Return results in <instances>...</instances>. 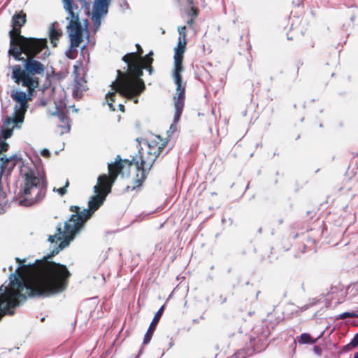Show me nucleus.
Returning <instances> with one entry per match:
<instances>
[{
    "instance_id": "f257e3e1",
    "label": "nucleus",
    "mask_w": 358,
    "mask_h": 358,
    "mask_svg": "<svg viewBox=\"0 0 358 358\" xmlns=\"http://www.w3.org/2000/svg\"><path fill=\"white\" fill-rule=\"evenodd\" d=\"M168 142V139H162L159 136H156L154 139L139 149L138 153L133 157L131 160H122L120 157L117 156L114 163L108 165V176L115 181L124 167L129 168L134 166L136 176L131 190L140 187L152 169L156 159L167 146Z\"/></svg>"
},
{
    "instance_id": "f03ea898",
    "label": "nucleus",
    "mask_w": 358,
    "mask_h": 358,
    "mask_svg": "<svg viewBox=\"0 0 358 358\" xmlns=\"http://www.w3.org/2000/svg\"><path fill=\"white\" fill-rule=\"evenodd\" d=\"M178 31L182 37L178 38L177 46L174 48V68L173 71V77L176 85V92L173 96V103L175 108L174 120L176 124L182 115L185 100L186 83L182 81V73L184 71L182 64L184 53L186 50L187 34L186 27L181 26L178 28Z\"/></svg>"
},
{
    "instance_id": "7ed1b4c3",
    "label": "nucleus",
    "mask_w": 358,
    "mask_h": 358,
    "mask_svg": "<svg viewBox=\"0 0 358 358\" xmlns=\"http://www.w3.org/2000/svg\"><path fill=\"white\" fill-rule=\"evenodd\" d=\"M23 183L16 196L20 206L31 207L40 203L46 196L48 181L45 176H36L33 170L23 174Z\"/></svg>"
},
{
    "instance_id": "20e7f679",
    "label": "nucleus",
    "mask_w": 358,
    "mask_h": 358,
    "mask_svg": "<svg viewBox=\"0 0 358 358\" xmlns=\"http://www.w3.org/2000/svg\"><path fill=\"white\" fill-rule=\"evenodd\" d=\"M106 196L101 193H95L88 202V208L80 210L78 206H71L70 211L74 213L65 222V236L68 241L73 240L76 234L84 227L85 223L90 219L96 210L104 203Z\"/></svg>"
},
{
    "instance_id": "39448f33",
    "label": "nucleus",
    "mask_w": 358,
    "mask_h": 358,
    "mask_svg": "<svg viewBox=\"0 0 358 358\" xmlns=\"http://www.w3.org/2000/svg\"><path fill=\"white\" fill-rule=\"evenodd\" d=\"M21 61L23 68L19 64L11 67V78L16 84L35 91L40 85V78L44 76L45 66L35 58L26 57Z\"/></svg>"
},
{
    "instance_id": "423d86ee",
    "label": "nucleus",
    "mask_w": 358,
    "mask_h": 358,
    "mask_svg": "<svg viewBox=\"0 0 358 358\" xmlns=\"http://www.w3.org/2000/svg\"><path fill=\"white\" fill-rule=\"evenodd\" d=\"M110 87L113 92H108L106 95V99L112 111L116 110L113 103L117 93L127 99H132L133 97L141 95L145 89L143 80H136L131 76L127 80L120 70L117 71V78L111 83Z\"/></svg>"
},
{
    "instance_id": "0eeeda50",
    "label": "nucleus",
    "mask_w": 358,
    "mask_h": 358,
    "mask_svg": "<svg viewBox=\"0 0 358 358\" xmlns=\"http://www.w3.org/2000/svg\"><path fill=\"white\" fill-rule=\"evenodd\" d=\"M45 48H47L46 38L25 37L22 35L16 38L10 40L8 55L12 56L16 61L24 59L21 57L22 54L26 57L36 58Z\"/></svg>"
},
{
    "instance_id": "6e6552de",
    "label": "nucleus",
    "mask_w": 358,
    "mask_h": 358,
    "mask_svg": "<svg viewBox=\"0 0 358 358\" xmlns=\"http://www.w3.org/2000/svg\"><path fill=\"white\" fill-rule=\"evenodd\" d=\"M137 51L126 54L122 57V61L127 64V69L124 73V76L127 80L132 77L136 80H142L141 77L143 74L142 67L139 65V57L142 56L143 50L139 44L136 45Z\"/></svg>"
},
{
    "instance_id": "1a4fd4ad",
    "label": "nucleus",
    "mask_w": 358,
    "mask_h": 358,
    "mask_svg": "<svg viewBox=\"0 0 358 358\" xmlns=\"http://www.w3.org/2000/svg\"><path fill=\"white\" fill-rule=\"evenodd\" d=\"M27 89V93L17 90L11 91L10 97L16 102L14 107V113L19 115L20 117H24L25 113L29 108V101L31 100L32 96L35 91H30Z\"/></svg>"
},
{
    "instance_id": "9d476101",
    "label": "nucleus",
    "mask_w": 358,
    "mask_h": 358,
    "mask_svg": "<svg viewBox=\"0 0 358 358\" xmlns=\"http://www.w3.org/2000/svg\"><path fill=\"white\" fill-rule=\"evenodd\" d=\"M67 29L72 47H79L83 41V29L78 16H75V19L71 20Z\"/></svg>"
},
{
    "instance_id": "9b49d317",
    "label": "nucleus",
    "mask_w": 358,
    "mask_h": 358,
    "mask_svg": "<svg viewBox=\"0 0 358 358\" xmlns=\"http://www.w3.org/2000/svg\"><path fill=\"white\" fill-rule=\"evenodd\" d=\"M24 117H20L19 115L13 113L10 117H6L3 121L1 127V137L6 140L13 135V129L15 127L19 128L24 122Z\"/></svg>"
},
{
    "instance_id": "f8f14e48",
    "label": "nucleus",
    "mask_w": 358,
    "mask_h": 358,
    "mask_svg": "<svg viewBox=\"0 0 358 358\" xmlns=\"http://www.w3.org/2000/svg\"><path fill=\"white\" fill-rule=\"evenodd\" d=\"M27 22V15L23 10L17 12L11 20L13 29L9 31L10 40L16 38L21 35V28Z\"/></svg>"
},
{
    "instance_id": "ddd939ff",
    "label": "nucleus",
    "mask_w": 358,
    "mask_h": 358,
    "mask_svg": "<svg viewBox=\"0 0 358 358\" xmlns=\"http://www.w3.org/2000/svg\"><path fill=\"white\" fill-rule=\"evenodd\" d=\"M269 334L268 328H262L256 337L250 338L253 351L259 352L264 350L268 346Z\"/></svg>"
},
{
    "instance_id": "4468645a",
    "label": "nucleus",
    "mask_w": 358,
    "mask_h": 358,
    "mask_svg": "<svg viewBox=\"0 0 358 358\" xmlns=\"http://www.w3.org/2000/svg\"><path fill=\"white\" fill-rule=\"evenodd\" d=\"M115 180L106 174H102L97 179V184L94 187V193H101L107 196L111 192Z\"/></svg>"
},
{
    "instance_id": "2eb2a0df",
    "label": "nucleus",
    "mask_w": 358,
    "mask_h": 358,
    "mask_svg": "<svg viewBox=\"0 0 358 358\" xmlns=\"http://www.w3.org/2000/svg\"><path fill=\"white\" fill-rule=\"evenodd\" d=\"M164 307H165V305H163L159 310L158 311L155 313L145 336H144V338H143V344L144 345H148L152 338V336L154 334V332L156 329V327L160 320V318L162 317V315H163V313H164Z\"/></svg>"
},
{
    "instance_id": "dca6fc26",
    "label": "nucleus",
    "mask_w": 358,
    "mask_h": 358,
    "mask_svg": "<svg viewBox=\"0 0 358 358\" xmlns=\"http://www.w3.org/2000/svg\"><path fill=\"white\" fill-rule=\"evenodd\" d=\"M16 156L6 157L5 155L0 157V177L3 175H9L16 166Z\"/></svg>"
},
{
    "instance_id": "f3484780",
    "label": "nucleus",
    "mask_w": 358,
    "mask_h": 358,
    "mask_svg": "<svg viewBox=\"0 0 358 358\" xmlns=\"http://www.w3.org/2000/svg\"><path fill=\"white\" fill-rule=\"evenodd\" d=\"M58 23L55 22L51 24L49 28V38L53 47L57 46L58 41L63 35L62 31L58 29Z\"/></svg>"
},
{
    "instance_id": "a211bd4d",
    "label": "nucleus",
    "mask_w": 358,
    "mask_h": 358,
    "mask_svg": "<svg viewBox=\"0 0 358 358\" xmlns=\"http://www.w3.org/2000/svg\"><path fill=\"white\" fill-rule=\"evenodd\" d=\"M53 115L57 116L58 119L60 121V124L59 127L65 129L66 131H69L71 125H70V119L67 115L66 111L64 110H57L52 113Z\"/></svg>"
},
{
    "instance_id": "6ab92c4d",
    "label": "nucleus",
    "mask_w": 358,
    "mask_h": 358,
    "mask_svg": "<svg viewBox=\"0 0 358 358\" xmlns=\"http://www.w3.org/2000/svg\"><path fill=\"white\" fill-rule=\"evenodd\" d=\"M65 225L64 226V231H62V225L61 224H58L57 227L56 233L54 235L49 236L48 241L51 243L55 242V239L58 241L64 240L62 243H65L66 244H69L70 241L72 240H66L65 236Z\"/></svg>"
},
{
    "instance_id": "aec40b11",
    "label": "nucleus",
    "mask_w": 358,
    "mask_h": 358,
    "mask_svg": "<svg viewBox=\"0 0 358 358\" xmlns=\"http://www.w3.org/2000/svg\"><path fill=\"white\" fill-rule=\"evenodd\" d=\"M109 3L110 0H97L94 4L93 13L102 15L106 14Z\"/></svg>"
},
{
    "instance_id": "412c9836",
    "label": "nucleus",
    "mask_w": 358,
    "mask_h": 358,
    "mask_svg": "<svg viewBox=\"0 0 358 358\" xmlns=\"http://www.w3.org/2000/svg\"><path fill=\"white\" fill-rule=\"evenodd\" d=\"M153 55L152 52H150L148 55H145V57H140V64L139 65L142 67L141 70L143 71L145 68V66H147L148 65H151L153 62V58L152 57V55Z\"/></svg>"
},
{
    "instance_id": "4be33fe9",
    "label": "nucleus",
    "mask_w": 358,
    "mask_h": 358,
    "mask_svg": "<svg viewBox=\"0 0 358 358\" xmlns=\"http://www.w3.org/2000/svg\"><path fill=\"white\" fill-rule=\"evenodd\" d=\"M316 341H317V339L313 338L311 337V336L307 333H303V334H301V336H299V338L298 339V342L300 344H306V343L313 344V343H316Z\"/></svg>"
},
{
    "instance_id": "5701e85b",
    "label": "nucleus",
    "mask_w": 358,
    "mask_h": 358,
    "mask_svg": "<svg viewBox=\"0 0 358 358\" xmlns=\"http://www.w3.org/2000/svg\"><path fill=\"white\" fill-rule=\"evenodd\" d=\"M64 1V7L66 10H67L71 15V19H75V16H78V14H76L73 10V0H66Z\"/></svg>"
},
{
    "instance_id": "b1692460",
    "label": "nucleus",
    "mask_w": 358,
    "mask_h": 358,
    "mask_svg": "<svg viewBox=\"0 0 358 358\" xmlns=\"http://www.w3.org/2000/svg\"><path fill=\"white\" fill-rule=\"evenodd\" d=\"M77 48L78 47H72V43H70L69 48L66 52V56L71 59H76L78 55Z\"/></svg>"
},
{
    "instance_id": "393cba45",
    "label": "nucleus",
    "mask_w": 358,
    "mask_h": 358,
    "mask_svg": "<svg viewBox=\"0 0 358 358\" xmlns=\"http://www.w3.org/2000/svg\"><path fill=\"white\" fill-rule=\"evenodd\" d=\"M186 13L188 17H190V18L196 19L199 15V10L195 6H192L191 8L186 12Z\"/></svg>"
},
{
    "instance_id": "a878e982",
    "label": "nucleus",
    "mask_w": 358,
    "mask_h": 358,
    "mask_svg": "<svg viewBox=\"0 0 358 358\" xmlns=\"http://www.w3.org/2000/svg\"><path fill=\"white\" fill-rule=\"evenodd\" d=\"M69 186V180H66L65 185L62 187L59 188H53V191L57 192L60 196H64L67 193V187Z\"/></svg>"
},
{
    "instance_id": "bb28decb",
    "label": "nucleus",
    "mask_w": 358,
    "mask_h": 358,
    "mask_svg": "<svg viewBox=\"0 0 358 358\" xmlns=\"http://www.w3.org/2000/svg\"><path fill=\"white\" fill-rule=\"evenodd\" d=\"M348 317H351V318H356V317H358V315L355 313V312H344L341 314L339 315L338 319H341V320H344V319H346Z\"/></svg>"
},
{
    "instance_id": "cd10ccee",
    "label": "nucleus",
    "mask_w": 358,
    "mask_h": 358,
    "mask_svg": "<svg viewBox=\"0 0 358 358\" xmlns=\"http://www.w3.org/2000/svg\"><path fill=\"white\" fill-rule=\"evenodd\" d=\"M102 16H103L102 15L93 13L92 20H93L94 24H97L98 26L100 25L101 18Z\"/></svg>"
},
{
    "instance_id": "c85d7f7f",
    "label": "nucleus",
    "mask_w": 358,
    "mask_h": 358,
    "mask_svg": "<svg viewBox=\"0 0 358 358\" xmlns=\"http://www.w3.org/2000/svg\"><path fill=\"white\" fill-rule=\"evenodd\" d=\"M9 148V145L5 141H2L0 143V154L1 155L3 152H6Z\"/></svg>"
},
{
    "instance_id": "c756f323",
    "label": "nucleus",
    "mask_w": 358,
    "mask_h": 358,
    "mask_svg": "<svg viewBox=\"0 0 358 358\" xmlns=\"http://www.w3.org/2000/svg\"><path fill=\"white\" fill-rule=\"evenodd\" d=\"M314 48H315V41L313 39L310 38L306 43L304 49L309 50L313 49Z\"/></svg>"
},
{
    "instance_id": "7c9ffc66",
    "label": "nucleus",
    "mask_w": 358,
    "mask_h": 358,
    "mask_svg": "<svg viewBox=\"0 0 358 358\" xmlns=\"http://www.w3.org/2000/svg\"><path fill=\"white\" fill-rule=\"evenodd\" d=\"M237 358H244L246 356V353L244 350H239L235 354Z\"/></svg>"
},
{
    "instance_id": "2f4dec72",
    "label": "nucleus",
    "mask_w": 358,
    "mask_h": 358,
    "mask_svg": "<svg viewBox=\"0 0 358 358\" xmlns=\"http://www.w3.org/2000/svg\"><path fill=\"white\" fill-rule=\"evenodd\" d=\"M41 155L43 157H49L50 156V152L47 149H43L41 152Z\"/></svg>"
},
{
    "instance_id": "473e14b6",
    "label": "nucleus",
    "mask_w": 358,
    "mask_h": 358,
    "mask_svg": "<svg viewBox=\"0 0 358 358\" xmlns=\"http://www.w3.org/2000/svg\"><path fill=\"white\" fill-rule=\"evenodd\" d=\"M352 344L353 345H358V333L355 336L352 341Z\"/></svg>"
},
{
    "instance_id": "72a5a7b5",
    "label": "nucleus",
    "mask_w": 358,
    "mask_h": 358,
    "mask_svg": "<svg viewBox=\"0 0 358 358\" xmlns=\"http://www.w3.org/2000/svg\"><path fill=\"white\" fill-rule=\"evenodd\" d=\"M194 20L195 19L190 18L189 20H187V24L189 25V27H192L194 24Z\"/></svg>"
},
{
    "instance_id": "f704fd0d",
    "label": "nucleus",
    "mask_w": 358,
    "mask_h": 358,
    "mask_svg": "<svg viewBox=\"0 0 358 358\" xmlns=\"http://www.w3.org/2000/svg\"><path fill=\"white\" fill-rule=\"evenodd\" d=\"M144 69H147L149 71L150 74H151L152 73L153 67L152 66V64L145 66Z\"/></svg>"
},
{
    "instance_id": "c9c22d12",
    "label": "nucleus",
    "mask_w": 358,
    "mask_h": 358,
    "mask_svg": "<svg viewBox=\"0 0 358 358\" xmlns=\"http://www.w3.org/2000/svg\"><path fill=\"white\" fill-rule=\"evenodd\" d=\"M314 351L318 355L321 354V348L319 346H315Z\"/></svg>"
},
{
    "instance_id": "e433bc0d",
    "label": "nucleus",
    "mask_w": 358,
    "mask_h": 358,
    "mask_svg": "<svg viewBox=\"0 0 358 358\" xmlns=\"http://www.w3.org/2000/svg\"><path fill=\"white\" fill-rule=\"evenodd\" d=\"M118 108L120 111H122L123 113L125 111V107L123 104H122V103L119 104Z\"/></svg>"
},
{
    "instance_id": "4c0bfd02",
    "label": "nucleus",
    "mask_w": 358,
    "mask_h": 358,
    "mask_svg": "<svg viewBox=\"0 0 358 358\" xmlns=\"http://www.w3.org/2000/svg\"><path fill=\"white\" fill-rule=\"evenodd\" d=\"M186 1L188 3V4H189V5H193V3H194L193 0H186Z\"/></svg>"
},
{
    "instance_id": "58836bf2",
    "label": "nucleus",
    "mask_w": 358,
    "mask_h": 358,
    "mask_svg": "<svg viewBox=\"0 0 358 358\" xmlns=\"http://www.w3.org/2000/svg\"><path fill=\"white\" fill-rule=\"evenodd\" d=\"M134 98H135V99L134 100V102L135 103H138V99H137V96L133 97L132 99H134Z\"/></svg>"
},
{
    "instance_id": "ea45409f",
    "label": "nucleus",
    "mask_w": 358,
    "mask_h": 358,
    "mask_svg": "<svg viewBox=\"0 0 358 358\" xmlns=\"http://www.w3.org/2000/svg\"><path fill=\"white\" fill-rule=\"evenodd\" d=\"M80 82H84V83H86V81H84L83 80H79L78 83H77V85H80Z\"/></svg>"
},
{
    "instance_id": "a19ab883",
    "label": "nucleus",
    "mask_w": 358,
    "mask_h": 358,
    "mask_svg": "<svg viewBox=\"0 0 358 358\" xmlns=\"http://www.w3.org/2000/svg\"><path fill=\"white\" fill-rule=\"evenodd\" d=\"M355 358H358V352L355 355Z\"/></svg>"
},
{
    "instance_id": "79ce46f5",
    "label": "nucleus",
    "mask_w": 358,
    "mask_h": 358,
    "mask_svg": "<svg viewBox=\"0 0 358 358\" xmlns=\"http://www.w3.org/2000/svg\"><path fill=\"white\" fill-rule=\"evenodd\" d=\"M77 89H80V90H82V89H81V87H77ZM83 90H84L85 89H83Z\"/></svg>"
},
{
    "instance_id": "37998d69",
    "label": "nucleus",
    "mask_w": 358,
    "mask_h": 358,
    "mask_svg": "<svg viewBox=\"0 0 358 358\" xmlns=\"http://www.w3.org/2000/svg\"><path fill=\"white\" fill-rule=\"evenodd\" d=\"M138 355H137L136 358H138Z\"/></svg>"
},
{
    "instance_id": "c03bdc74",
    "label": "nucleus",
    "mask_w": 358,
    "mask_h": 358,
    "mask_svg": "<svg viewBox=\"0 0 358 358\" xmlns=\"http://www.w3.org/2000/svg\"><path fill=\"white\" fill-rule=\"evenodd\" d=\"M178 1H180V0H178Z\"/></svg>"
},
{
    "instance_id": "a18cd8bd",
    "label": "nucleus",
    "mask_w": 358,
    "mask_h": 358,
    "mask_svg": "<svg viewBox=\"0 0 358 358\" xmlns=\"http://www.w3.org/2000/svg\"><path fill=\"white\" fill-rule=\"evenodd\" d=\"M357 293H358V290H357Z\"/></svg>"
}]
</instances>
